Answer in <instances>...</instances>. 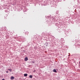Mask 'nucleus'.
<instances>
[{
  "label": "nucleus",
  "mask_w": 80,
  "mask_h": 80,
  "mask_svg": "<svg viewBox=\"0 0 80 80\" xmlns=\"http://www.w3.org/2000/svg\"><path fill=\"white\" fill-rule=\"evenodd\" d=\"M28 60V58L27 57H26L24 59V61L27 62Z\"/></svg>",
  "instance_id": "f257e3e1"
},
{
  "label": "nucleus",
  "mask_w": 80,
  "mask_h": 80,
  "mask_svg": "<svg viewBox=\"0 0 80 80\" xmlns=\"http://www.w3.org/2000/svg\"><path fill=\"white\" fill-rule=\"evenodd\" d=\"M53 72H55V73H57V70H56L55 69H54L53 70Z\"/></svg>",
  "instance_id": "f03ea898"
},
{
  "label": "nucleus",
  "mask_w": 80,
  "mask_h": 80,
  "mask_svg": "<svg viewBox=\"0 0 80 80\" xmlns=\"http://www.w3.org/2000/svg\"><path fill=\"white\" fill-rule=\"evenodd\" d=\"M24 77H27L28 75V74H24Z\"/></svg>",
  "instance_id": "7ed1b4c3"
},
{
  "label": "nucleus",
  "mask_w": 80,
  "mask_h": 80,
  "mask_svg": "<svg viewBox=\"0 0 80 80\" xmlns=\"http://www.w3.org/2000/svg\"><path fill=\"white\" fill-rule=\"evenodd\" d=\"M8 70H9V71H10V72H11L12 71V69H9Z\"/></svg>",
  "instance_id": "20e7f679"
},
{
  "label": "nucleus",
  "mask_w": 80,
  "mask_h": 80,
  "mask_svg": "<svg viewBox=\"0 0 80 80\" xmlns=\"http://www.w3.org/2000/svg\"><path fill=\"white\" fill-rule=\"evenodd\" d=\"M11 80H13V79H14V77H11Z\"/></svg>",
  "instance_id": "39448f33"
},
{
  "label": "nucleus",
  "mask_w": 80,
  "mask_h": 80,
  "mask_svg": "<svg viewBox=\"0 0 80 80\" xmlns=\"http://www.w3.org/2000/svg\"><path fill=\"white\" fill-rule=\"evenodd\" d=\"M29 78H32V75H30L29 77Z\"/></svg>",
  "instance_id": "423d86ee"
},
{
  "label": "nucleus",
  "mask_w": 80,
  "mask_h": 80,
  "mask_svg": "<svg viewBox=\"0 0 80 80\" xmlns=\"http://www.w3.org/2000/svg\"><path fill=\"white\" fill-rule=\"evenodd\" d=\"M6 73H8V71H6Z\"/></svg>",
  "instance_id": "0eeeda50"
},
{
  "label": "nucleus",
  "mask_w": 80,
  "mask_h": 80,
  "mask_svg": "<svg viewBox=\"0 0 80 80\" xmlns=\"http://www.w3.org/2000/svg\"><path fill=\"white\" fill-rule=\"evenodd\" d=\"M2 80H5V79H2Z\"/></svg>",
  "instance_id": "6e6552de"
},
{
  "label": "nucleus",
  "mask_w": 80,
  "mask_h": 80,
  "mask_svg": "<svg viewBox=\"0 0 80 80\" xmlns=\"http://www.w3.org/2000/svg\"><path fill=\"white\" fill-rule=\"evenodd\" d=\"M35 72V70H34V71H33V72Z\"/></svg>",
  "instance_id": "1a4fd4ad"
},
{
  "label": "nucleus",
  "mask_w": 80,
  "mask_h": 80,
  "mask_svg": "<svg viewBox=\"0 0 80 80\" xmlns=\"http://www.w3.org/2000/svg\"><path fill=\"white\" fill-rule=\"evenodd\" d=\"M79 63L80 64V63Z\"/></svg>",
  "instance_id": "9d476101"
}]
</instances>
